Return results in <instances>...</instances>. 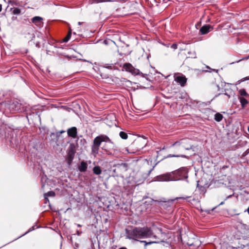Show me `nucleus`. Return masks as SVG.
<instances>
[{
  "mask_svg": "<svg viewBox=\"0 0 249 249\" xmlns=\"http://www.w3.org/2000/svg\"><path fill=\"white\" fill-rule=\"evenodd\" d=\"M189 169L187 167H182L172 172L166 173L155 178V180L158 181H176L185 180L189 182Z\"/></svg>",
  "mask_w": 249,
  "mask_h": 249,
  "instance_id": "f257e3e1",
  "label": "nucleus"
},
{
  "mask_svg": "<svg viewBox=\"0 0 249 249\" xmlns=\"http://www.w3.org/2000/svg\"><path fill=\"white\" fill-rule=\"evenodd\" d=\"M126 238L139 241L141 239L148 238L153 237L157 238L156 235H153V232L150 227H137L130 229L125 230Z\"/></svg>",
  "mask_w": 249,
  "mask_h": 249,
  "instance_id": "f03ea898",
  "label": "nucleus"
},
{
  "mask_svg": "<svg viewBox=\"0 0 249 249\" xmlns=\"http://www.w3.org/2000/svg\"><path fill=\"white\" fill-rule=\"evenodd\" d=\"M76 153L75 145L73 143H71L67 150L66 160L69 165L71 164Z\"/></svg>",
  "mask_w": 249,
  "mask_h": 249,
  "instance_id": "7ed1b4c3",
  "label": "nucleus"
},
{
  "mask_svg": "<svg viewBox=\"0 0 249 249\" xmlns=\"http://www.w3.org/2000/svg\"><path fill=\"white\" fill-rule=\"evenodd\" d=\"M103 142L112 143L110 139L107 136L101 135L94 138L92 145L100 147L101 142Z\"/></svg>",
  "mask_w": 249,
  "mask_h": 249,
  "instance_id": "20e7f679",
  "label": "nucleus"
},
{
  "mask_svg": "<svg viewBox=\"0 0 249 249\" xmlns=\"http://www.w3.org/2000/svg\"><path fill=\"white\" fill-rule=\"evenodd\" d=\"M123 69L126 71L131 73L134 75H140L142 77H144V75L139 70L134 68L132 65L130 63H125L123 66Z\"/></svg>",
  "mask_w": 249,
  "mask_h": 249,
  "instance_id": "39448f33",
  "label": "nucleus"
},
{
  "mask_svg": "<svg viewBox=\"0 0 249 249\" xmlns=\"http://www.w3.org/2000/svg\"><path fill=\"white\" fill-rule=\"evenodd\" d=\"M174 77L175 81L178 83L181 87H184L185 85L187 82V78L183 74L179 73H176Z\"/></svg>",
  "mask_w": 249,
  "mask_h": 249,
  "instance_id": "423d86ee",
  "label": "nucleus"
},
{
  "mask_svg": "<svg viewBox=\"0 0 249 249\" xmlns=\"http://www.w3.org/2000/svg\"><path fill=\"white\" fill-rule=\"evenodd\" d=\"M21 104L17 100H14L9 104V108L10 111H20Z\"/></svg>",
  "mask_w": 249,
  "mask_h": 249,
  "instance_id": "0eeeda50",
  "label": "nucleus"
},
{
  "mask_svg": "<svg viewBox=\"0 0 249 249\" xmlns=\"http://www.w3.org/2000/svg\"><path fill=\"white\" fill-rule=\"evenodd\" d=\"M43 18L41 17L36 16L34 17L32 19V21L36 26L38 27H42L43 25V22L42 21Z\"/></svg>",
  "mask_w": 249,
  "mask_h": 249,
  "instance_id": "6e6552de",
  "label": "nucleus"
},
{
  "mask_svg": "<svg viewBox=\"0 0 249 249\" xmlns=\"http://www.w3.org/2000/svg\"><path fill=\"white\" fill-rule=\"evenodd\" d=\"M67 133L69 136L75 138L77 136V129L75 127H72L68 129Z\"/></svg>",
  "mask_w": 249,
  "mask_h": 249,
  "instance_id": "1a4fd4ad",
  "label": "nucleus"
},
{
  "mask_svg": "<svg viewBox=\"0 0 249 249\" xmlns=\"http://www.w3.org/2000/svg\"><path fill=\"white\" fill-rule=\"evenodd\" d=\"M211 29H212L211 25H204L200 28L199 32L201 33V35H205L208 33L210 31Z\"/></svg>",
  "mask_w": 249,
  "mask_h": 249,
  "instance_id": "9d476101",
  "label": "nucleus"
},
{
  "mask_svg": "<svg viewBox=\"0 0 249 249\" xmlns=\"http://www.w3.org/2000/svg\"><path fill=\"white\" fill-rule=\"evenodd\" d=\"M87 168L88 164L87 162L84 161H82L78 167V169L81 172H84L86 171Z\"/></svg>",
  "mask_w": 249,
  "mask_h": 249,
  "instance_id": "9b49d317",
  "label": "nucleus"
},
{
  "mask_svg": "<svg viewBox=\"0 0 249 249\" xmlns=\"http://www.w3.org/2000/svg\"><path fill=\"white\" fill-rule=\"evenodd\" d=\"M238 98L240 101L242 108H244L249 103L248 101L245 97H238Z\"/></svg>",
  "mask_w": 249,
  "mask_h": 249,
  "instance_id": "f8f14e48",
  "label": "nucleus"
},
{
  "mask_svg": "<svg viewBox=\"0 0 249 249\" xmlns=\"http://www.w3.org/2000/svg\"><path fill=\"white\" fill-rule=\"evenodd\" d=\"M99 150V147L92 145L91 146V152L94 157L98 154Z\"/></svg>",
  "mask_w": 249,
  "mask_h": 249,
  "instance_id": "ddd939ff",
  "label": "nucleus"
},
{
  "mask_svg": "<svg viewBox=\"0 0 249 249\" xmlns=\"http://www.w3.org/2000/svg\"><path fill=\"white\" fill-rule=\"evenodd\" d=\"M93 172L94 174L99 175L102 173V170L99 166H95L93 168Z\"/></svg>",
  "mask_w": 249,
  "mask_h": 249,
  "instance_id": "4468645a",
  "label": "nucleus"
},
{
  "mask_svg": "<svg viewBox=\"0 0 249 249\" xmlns=\"http://www.w3.org/2000/svg\"><path fill=\"white\" fill-rule=\"evenodd\" d=\"M238 93L239 94V96L238 97H248L249 95L246 92L245 89H240L238 90Z\"/></svg>",
  "mask_w": 249,
  "mask_h": 249,
  "instance_id": "2eb2a0df",
  "label": "nucleus"
},
{
  "mask_svg": "<svg viewBox=\"0 0 249 249\" xmlns=\"http://www.w3.org/2000/svg\"><path fill=\"white\" fill-rule=\"evenodd\" d=\"M200 181H199V180L197 181V187L198 188L199 190L200 191L204 194L206 192V189L204 186L201 185L200 184Z\"/></svg>",
  "mask_w": 249,
  "mask_h": 249,
  "instance_id": "dca6fc26",
  "label": "nucleus"
},
{
  "mask_svg": "<svg viewBox=\"0 0 249 249\" xmlns=\"http://www.w3.org/2000/svg\"><path fill=\"white\" fill-rule=\"evenodd\" d=\"M223 118V115L219 113H216L214 115V120L218 122H220Z\"/></svg>",
  "mask_w": 249,
  "mask_h": 249,
  "instance_id": "f3484780",
  "label": "nucleus"
},
{
  "mask_svg": "<svg viewBox=\"0 0 249 249\" xmlns=\"http://www.w3.org/2000/svg\"><path fill=\"white\" fill-rule=\"evenodd\" d=\"M187 141V139H182L179 141L176 142H174L172 146H179L183 144L185 141Z\"/></svg>",
  "mask_w": 249,
  "mask_h": 249,
  "instance_id": "a211bd4d",
  "label": "nucleus"
},
{
  "mask_svg": "<svg viewBox=\"0 0 249 249\" xmlns=\"http://www.w3.org/2000/svg\"><path fill=\"white\" fill-rule=\"evenodd\" d=\"M71 30H70L67 36L63 39V42H68L71 38Z\"/></svg>",
  "mask_w": 249,
  "mask_h": 249,
  "instance_id": "6ab92c4d",
  "label": "nucleus"
},
{
  "mask_svg": "<svg viewBox=\"0 0 249 249\" xmlns=\"http://www.w3.org/2000/svg\"><path fill=\"white\" fill-rule=\"evenodd\" d=\"M119 135L122 139L124 140L126 139L128 137L127 134L125 132L123 131H121L120 132Z\"/></svg>",
  "mask_w": 249,
  "mask_h": 249,
  "instance_id": "aec40b11",
  "label": "nucleus"
},
{
  "mask_svg": "<svg viewBox=\"0 0 249 249\" xmlns=\"http://www.w3.org/2000/svg\"><path fill=\"white\" fill-rule=\"evenodd\" d=\"M55 194L53 191H49L44 195L45 198L47 199V196H54Z\"/></svg>",
  "mask_w": 249,
  "mask_h": 249,
  "instance_id": "412c9836",
  "label": "nucleus"
},
{
  "mask_svg": "<svg viewBox=\"0 0 249 249\" xmlns=\"http://www.w3.org/2000/svg\"><path fill=\"white\" fill-rule=\"evenodd\" d=\"M141 242L144 243L145 246H147V245H151V244H153V243H157L159 242H158V241H151V242H147L146 241H141Z\"/></svg>",
  "mask_w": 249,
  "mask_h": 249,
  "instance_id": "4be33fe9",
  "label": "nucleus"
},
{
  "mask_svg": "<svg viewBox=\"0 0 249 249\" xmlns=\"http://www.w3.org/2000/svg\"><path fill=\"white\" fill-rule=\"evenodd\" d=\"M13 13L15 15H18L20 13V10L18 8H14Z\"/></svg>",
  "mask_w": 249,
  "mask_h": 249,
  "instance_id": "5701e85b",
  "label": "nucleus"
},
{
  "mask_svg": "<svg viewBox=\"0 0 249 249\" xmlns=\"http://www.w3.org/2000/svg\"><path fill=\"white\" fill-rule=\"evenodd\" d=\"M113 0H93V2L99 3L107 1H113Z\"/></svg>",
  "mask_w": 249,
  "mask_h": 249,
  "instance_id": "b1692460",
  "label": "nucleus"
},
{
  "mask_svg": "<svg viewBox=\"0 0 249 249\" xmlns=\"http://www.w3.org/2000/svg\"><path fill=\"white\" fill-rule=\"evenodd\" d=\"M103 67L107 68L108 69H112L114 66L112 65H110L108 64H105L103 65Z\"/></svg>",
  "mask_w": 249,
  "mask_h": 249,
  "instance_id": "393cba45",
  "label": "nucleus"
},
{
  "mask_svg": "<svg viewBox=\"0 0 249 249\" xmlns=\"http://www.w3.org/2000/svg\"><path fill=\"white\" fill-rule=\"evenodd\" d=\"M184 157L185 156L184 155H181V156H179V155H171V154H170L168 156V157Z\"/></svg>",
  "mask_w": 249,
  "mask_h": 249,
  "instance_id": "a878e982",
  "label": "nucleus"
},
{
  "mask_svg": "<svg viewBox=\"0 0 249 249\" xmlns=\"http://www.w3.org/2000/svg\"><path fill=\"white\" fill-rule=\"evenodd\" d=\"M249 153V148L247 149L243 154V156H246Z\"/></svg>",
  "mask_w": 249,
  "mask_h": 249,
  "instance_id": "bb28decb",
  "label": "nucleus"
},
{
  "mask_svg": "<svg viewBox=\"0 0 249 249\" xmlns=\"http://www.w3.org/2000/svg\"><path fill=\"white\" fill-rule=\"evenodd\" d=\"M8 3H11L12 5H14V4H15V5H18L17 3V2L14 1V0H9L8 1Z\"/></svg>",
  "mask_w": 249,
  "mask_h": 249,
  "instance_id": "cd10ccee",
  "label": "nucleus"
},
{
  "mask_svg": "<svg viewBox=\"0 0 249 249\" xmlns=\"http://www.w3.org/2000/svg\"><path fill=\"white\" fill-rule=\"evenodd\" d=\"M171 48L175 50L177 48V45L176 44H173L171 46Z\"/></svg>",
  "mask_w": 249,
  "mask_h": 249,
  "instance_id": "c85d7f7f",
  "label": "nucleus"
},
{
  "mask_svg": "<svg viewBox=\"0 0 249 249\" xmlns=\"http://www.w3.org/2000/svg\"><path fill=\"white\" fill-rule=\"evenodd\" d=\"M34 230V227L33 226V227H32L31 228H30V229H29V230L27 232H26L25 234L27 233V232H29V231H33V230Z\"/></svg>",
  "mask_w": 249,
  "mask_h": 249,
  "instance_id": "c756f323",
  "label": "nucleus"
},
{
  "mask_svg": "<svg viewBox=\"0 0 249 249\" xmlns=\"http://www.w3.org/2000/svg\"><path fill=\"white\" fill-rule=\"evenodd\" d=\"M189 197H190V196H187L186 197H180L179 198H181V199H185L187 198H189Z\"/></svg>",
  "mask_w": 249,
  "mask_h": 249,
  "instance_id": "7c9ffc66",
  "label": "nucleus"
},
{
  "mask_svg": "<svg viewBox=\"0 0 249 249\" xmlns=\"http://www.w3.org/2000/svg\"><path fill=\"white\" fill-rule=\"evenodd\" d=\"M246 211L248 212V213L249 214V207H248V208L247 209Z\"/></svg>",
  "mask_w": 249,
  "mask_h": 249,
  "instance_id": "2f4dec72",
  "label": "nucleus"
},
{
  "mask_svg": "<svg viewBox=\"0 0 249 249\" xmlns=\"http://www.w3.org/2000/svg\"><path fill=\"white\" fill-rule=\"evenodd\" d=\"M2 9V6L1 4H0V12L1 11Z\"/></svg>",
  "mask_w": 249,
  "mask_h": 249,
  "instance_id": "473e14b6",
  "label": "nucleus"
},
{
  "mask_svg": "<svg viewBox=\"0 0 249 249\" xmlns=\"http://www.w3.org/2000/svg\"><path fill=\"white\" fill-rule=\"evenodd\" d=\"M225 94L226 95V96H228L229 98L230 97V96L229 95H228L227 93H225Z\"/></svg>",
  "mask_w": 249,
  "mask_h": 249,
  "instance_id": "72a5a7b5",
  "label": "nucleus"
},
{
  "mask_svg": "<svg viewBox=\"0 0 249 249\" xmlns=\"http://www.w3.org/2000/svg\"><path fill=\"white\" fill-rule=\"evenodd\" d=\"M78 24L79 25H81L82 24V22H79Z\"/></svg>",
  "mask_w": 249,
  "mask_h": 249,
  "instance_id": "f704fd0d",
  "label": "nucleus"
},
{
  "mask_svg": "<svg viewBox=\"0 0 249 249\" xmlns=\"http://www.w3.org/2000/svg\"><path fill=\"white\" fill-rule=\"evenodd\" d=\"M153 168H154V167L149 171V174H150L151 173V172L153 170Z\"/></svg>",
  "mask_w": 249,
  "mask_h": 249,
  "instance_id": "c9c22d12",
  "label": "nucleus"
},
{
  "mask_svg": "<svg viewBox=\"0 0 249 249\" xmlns=\"http://www.w3.org/2000/svg\"><path fill=\"white\" fill-rule=\"evenodd\" d=\"M119 249H127L124 247H122V248H120Z\"/></svg>",
  "mask_w": 249,
  "mask_h": 249,
  "instance_id": "e433bc0d",
  "label": "nucleus"
},
{
  "mask_svg": "<svg viewBox=\"0 0 249 249\" xmlns=\"http://www.w3.org/2000/svg\"><path fill=\"white\" fill-rule=\"evenodd\" d=\"M77 226H78V227H81V225H80V224H77Z\"/></svg>",
  "mask_w": 249,
  "mask_h": 249,
  "instance_id": "4c0bfd02",
  "label": "nucleus"
},
{
  "mask_svg": "<svg viewBox=\"0 0 249 249\" xmlns=\"http://www.w3.org/2000/svg\"><path fill=\"white\" fill-rule=\"evenodd\" d=\"M224 204V202H221L220 203V205H222Z\"/></svg>",
  "mask_w": 249,
  "mask_h": 249,
  "instance_id": "58836bf2",
  "label": "nucleus"
},
{
  "mask_svg": "<svg viewBox=\"0 0 249 249\" xmlns=\"http://www.w3.org/2000/svg\"><path fill=\"white\" fill-rule=\"evenodd\" d=\"M194 57H196V54H195V52H194Z\"/></svg>",
  "mask_w": 249,
  "mask_h": 249,
  "instance_id": "ea45409f",
  "label": "nucleus"
}]
</instances>
